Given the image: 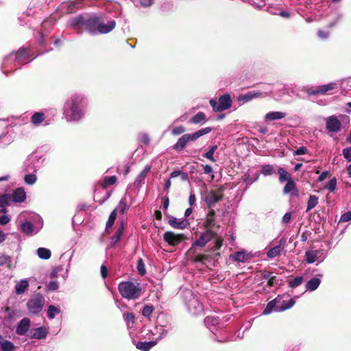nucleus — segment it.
<instances>
[{"mask_svg": "<svg viewBox=\"0 0 351 351\" xmlns=\"http://www.w3.org/2000/svg\"><path fill=\"white\" fill-rule=\"evenodd\" d=\"M104 14L79 15L71 19L67 22V26L84 27L91 34H107L115 27L116 23L114 20L109 21L107 23H104Z\"/></svg>", "mask_w": 351, "mask_h": 351, "instance_id": "nucleus-1", "label": "nucleus"}, {"mask_svg": "<svg viewBox=\"0 0 351 351\" xmlns=\"http://www.w3.org/2000/svg\"><path fill=\"white\" fill-rule=\"evenodd\" d=\"M319 202L318 197L315 195H311L307 202V206L306 212L310 211L311 209L315 208Z\"/></svg>", "mask_w": 351, "mask_h": 351, "instance_id": "nucleus-37", "label": "nucleus"}, {"mask_svg": "<svg viewBox=\"0 0 351 351\" xmlns=\"http://www.w3.org/2000/svg\"><path fill=\"white\" fill-rule=\"evenodd\" d=\"M209 103L214 112H222L230 108L232 101L229 94H224L219 97L218 102L214 99H211Z\"/></svg>", "mask_w": 351, "mask_h": 351, "instance_id": "nucleus-9", "label": "nucleus"}, {"mask_svg": "<svg viewBox=\"0 0 351 351\" xmlns=\"http://www.w3.org/2000/svg\"><path fill=\"white\" fill-rule=\"evenodd\" d=\"M303 282V278L302 276H297L295 278L291 280L289 282V287L294 288L300 285Z\"/></svg>", "mask_w": 351, "mask_h": 351, "instance_id": "nucleus-48", "label": "nucleus"}, {"mask_svg": "<svg viewBox=\"0 0 351 351\" xmlns=\"http://www.w3.org/2000/svg\"><path fill=\"white\" fill-rule=\"evenodd\" d=\"M185 130V128L182 125H180L173 128L171 131V133L173 135L177 136L184 133Z\"/></svg>", "mask_w": 351, "mask_h": 351, "instance_id": "nucleus-56", "label": "nucleus"}, {"mask_svg": "<svg viewBox=\"0 0 351 351\" xmlns=\"http://www.w3.org/2000/svg\"><path fill=\"white\" fill-rule=\"evenodd\" d=\"M128 197L132 199L130 196L125 194L119 201L118 206L114 210H117V213L123 214L130 206L132 202L130 205L128 204Z\"/></svg>", "mask_w": 351, "mask_h": 351, "instance_id": "nucleus-24", "label": "nucleus"}, {"mask_svg": "<svg viewBox=\"0 0 351 351\" xmlns=\"http://www.w3.org/2000/svg\"><path fill=\"white\" fill-rule=\"evenodd\" d=\"M163 239L169 245L176 246L186 239L184 234H176L171 231H167L163 234Z\"/></svg>", "mask_w": 351, "mask_h": 351, "instance_id": "nucleus-15", "label": "nucleus"}, {"mask_svg": "<svg viewBox=\"0 0 351 351\" xmlns=\"http://www.w3.org/2000/svg\"><path fill=\"white\" fill-rule=\"evenodd\" d=\"M213 232L208 230L201 234L199 239L193 243L192 247H203L213 238Z\"/></svg>", "mask_w": 351, "mask_h": 351, "instance_id": "nucleus-17", "label": "nucleus"}, {"mask_svg": "<svg viewBox=\"0 0 351 351\" xmlns=\"http://www.w3.org/2000/svg\"><path fill=\"white\" fill-rule=\"evenodd\" d=\"M48 330L45 327H39L34 329L31 338L37 339H44L48 335Z\"/></svg>", "mask_w": 351, "mask_h": 351, "instance_id": "nucleus-27", "label": "nucleus"}, {"mask_svg": "<svg viewBox=\"0 0 351 351\" xmlns=\"http://www.w3.org/2000/svg\"><path fill=\"white\" fill-rule=\"evenodd\" d=\"M117 181L115 176L106 177L102 182V186L106 188L110 185L114 184Z\"/></svg>", "mask_w": 351, "mask_h": 351, "instance_id": "nucleus-49", "label": "nucleus"}, {"mask_svg": "<svg viewBox=\"0 0 351 351\" xmlns=\"http://www.w3.org/2000/svg\"><path fill=\"white\" fill-rule=\"evenodd\" d=\"M215 215V211L213 209H210L207 215L206 222H207L208 226L213 225Z\"/></svg>", "mask_w": 351, "mask_h": 351, "instance_id": "nucleus-55", "label": "nucleus"}, {"mask_svg": "<svg viewBox=\"0 0 351 351\" xmlns=\"http://www.w3.org/2000/svg\"><path fill=\"white\" fill-rule=\"evenodd\" d=\"M343 157L348 161H351V147H346L343 149Z\"/></svg>", "mask_w": 351, "mask_h": 351, "instance_id": "nucleus-57", "label": "nucleus"}, {"mask_svg": "<svg viewBox=\"0 0 351 351\" xmlns=\"http://www.w3.org/2000/svg\"><path fill=\"white\" fill-rule=\"evenodd\" d=\"M38 221L32 224L29 221H25L20 224L19 230L27 236L36 234L43 228V221L40 217H37Z\"/></svg>", "mask_w": 351, "mask_h": 351, "instance_id": "nucleus-12", "label": "nucleus"}, {"mask_svg": "<svg viewBox=\"0 0 351 351\" xmlns=\"http://www.w3.org/2000/svg\"><path fill=\"white\" fill-rule=\"evenodd\" d=\"M275 173V167L272 165H263L261 169V173L265 176H271Z\"/></svg>", "mask_w": 351, "mask_h": 351, "instance_id": "nucleus-36", "label": "nucleus"}, {"mask_svg": "<svg viewBox=\"0 0 351 351\" xmlns=\"http://www.w3.org/2000/svg\"><path fill=\"white\" fill-rule=\"evenodd\" d=\"M204 323L207 327L217 326L219 324V318L213 316H207L204 319Z\"/></svg>", "mask_w": 351, "mask_h": 351, "instance_id": "nucleus-44", "label": "nucleus"}, {"mask_svg": "<svg viewBox=\"0 0 351 351\" xmlns=\"http://www.w3.org/2000/svg\"><path fill=\"white\" fill-rule=\"evenodd\" d=\"M206 120V114L202 112H199L191 119L190 122L194 124H199L201 123H204Z\"/></svg>", "mask_w": 351, "mask_h": 351, "instance_id": "nucleus-35", "label": "nucleus"}, {"mask_svg": "<svg viewBox=\"0 0 351 351\" xmlns=\"http://www.w3.org/2000/svg\"><path fill=\"white\" fill-rule=\"evenodd\" d=\"M169 224L175 229L183 230L186 228L189 223L185 219H177L175 217H171L169 219Z\"/></svg>", "mask_w": 351, "mask_h": 351, "instance_id": "nucleus-20", "label": "nucleus"}, {"mask_svg": "<svg viewBox=\"0 0 351 351\" xmlns=\"http://www.w3.org/2000/svg\"><path fill=\"white\" fill-rule=\"evenodd\" d=\"M137 271L141 276H143L146 273L145 266L143 261L140 258L137 262Z\"/></svg>", "mask_w": 351, "mask_h": 351, "instance_id": "nucleus-50", "label": "nucleus"}, {"mask_svg": "<svg viewBox=\"0 0 351 351\" xmlns=\"http://www.w3.org/2000/svg\"><path fill=\"white\" fill-rule=\"evenodd\" d=\"M285 243L286 240L285 239H281L279 241V244L277 246H275L269 250V251L267 253V257L269 258H274L275 257L280 256L282 250L285 245Z\"/></svg>", "mask_w": 351, "mask_h": 351, "instance_id": "nucleus-19", "label": "nucleus"}, {"mask_svg": "<svg viewBox=\"0 0 351 351\" xmlns=\"http://www.w3.org/2000/svg\"><path fill=\"white\" fill-rule=\"evenodd\" d=\"M31 321L27 317L23 318L19 323L16 328V333L18 335H25L30 328Z\"/></svg>", "mask_w": 351, "mask_h": 351, "instance_id": "nucleus-18", "label": "nucleus"}, {"mask_svg": "<svg viewBox=\"0 0 351 351\" xmlns=\"http://www.w3.org/2000/svg\"><path fill=\"white\" fill-rule=\"evenodd\" d=\"M58 287L59 283L56 280L50 282L47 285V288L51 291H56Z\"/></svg>", "mask_w": 351, "mask_h": 351, "instance_id": "nucleus-62", "label": "nucleus"}, {"mask_svg": "<svg viewBox=\"0 0 351 351\" xmlns=\"http://www.w3.org/2000/svg\"><path fill=\"white\" fill-rule=\"evenodd\" d=\"M30 55L27 49L21 47L16 52H12L6 56L2 63V69L7 74L6 69H16L20 65L28 62Z\"/></svg>", "mask_w": 351, "mask_h": 351, "instance_id": "nucleus-3", "label": "nucleus"}, {"mask_svg": "<svg viewBox=\"0 0 351 351\" xmlns=\"http://www.w3.org/2000/svg\"><path fill=\"white\" fill-rule=\"evenodd\" d=\"M208 258L206 255L203 254H197L194 259V261L196 263H204V261Z\"/></svg>", "mask_w": 351, "mask_h": 351, "instance_id": "nucleus-64", "label": "nucleus"}, {"mask_svg": "<svg viewBox=\"0 0 351 351\" xmlns=\"http://www.w3.org/2000/svg\"><path fill=\"white\" fill-rule=\"evenodd\" d=\"M287 114L284 112L271 111L267 112L264 117L265 122L280 120L286 117Z\"/></svg>", "mask_w": 351, "mask_h": 351, "instance_id": "nucleus-22", "label": "nucleus"}, {"mask_svg": "<svg viewBox=\"0 0 351 351\" xmlns=\"http://www.w3.org/2000/svg\"><path fill=\"white\" fill-rule=\"evenodd\" d=\"M13 138L14 132L12 125L8 120L0 119V142L9 144Z\"/></svg>", "mask_w": 351, "mask_h": 351, "instance_id": "nucleus-8", "label": "nucleus"}, {"mask_svg": "<svg viewBox=\"0 0 351 351\" xmlns=\"http://www.w3.org/2000/svg\"><path fill=\"white\" fill-rule=\"evenodd\" d=\"M157 344V340L149 341H138L135 345L137 349L142 351H149L152 348Z\"/></svg>", "mask_w": 351, "mask_h": 351, "instance_id": "nucleus-28", "label": "nucleus"}, {"mask_svg": "<svg viewBox=\"0 0 351 351\" xmlns=\"http://www.w3.org/2000/svg\"><path fill=\"white\" fill-rule=\"evenodd\" d=\"M11 202H12L11 195L5 194L0 196V207H5L10 205Z\"/></svg>", "mask_w": 351, "mask_h": 351, "instance_id": "nucleus-43", "label": "nucleus"}, {"mask_svg": "<svg viewBox=\"0 0 351 351\" xmlns=\"http://www.w3.org/2000/svg\"><path fill=\"white\" fill-rule=\"evenodd\" d=\"M154 308L151 305H146L144 306L142 311V315L145 317H149V315L153 313Z\"/></svg>", "mask_w": 351, "mask_h": 351, "instance_id": "nucleus-53", "label": "nucleus"}, {"mask_svg": "<svg viewBox=\"0 0 351 351\" xmlns=\"http://www.w3.org/2000/svg\"><path fill=\"white\" fill-rule=\"evenodd\" d=\"M339 84L337 82H330L327 84L318 86L316 88L304 87L303 90L308 95H326L330 91L339 88Z\"/></svg>", "mask_w": 351, "mask_h": 351, "instance_id": "nucleus-10", "label": "nucleus"}, {"mask_svg": "<svg viewBox=\"0 0 351 351\" xmlns=\"http://www.w3.org/2000/svg\"><path fill=\"white\" fill-rule=\"evenodd\" d=\"M117 210H114L111 212V213L109 216L108 220L106 223V230H108V228H110L113 226L114 221L117 218Z\"/></svg>", "mask_w": 351, "mask_h": 351, "instance_id": "nucleus-46", "label": "nucleus"}, {"mask_svg": "<svg viewBox=\"0 0 351 351\" xmlns=\"http://www.w3.org/2000/svg\"><path fill=\"white\" fill-rule=\"evenodd\" d=\"M340 221L347 222L351 221V211H348L343 214L340 218Z\"/></svg>", "mask_w": 351, "mask_h": 351, "instance_id": "nucleus-59", "label": "nucleus"}, {"mask_svg": "<svg viewBox=\"0 0 351 351\" xmlns=\"http://www.w3.org/2000/svg\"><path fill=\"white\" fill-rule=\"evenodd\" d=\"M0 346L2 351H14V344L8 340H4L3 337L0 335Z\"/></svg>", "mask_w": 351, "mask_h": 351, "instance_id": "nucleus-30", "label": "nucleus"}, {"mask_svg": "<svg viewBox=\"0 0 351 351\" xmlns=\"http://www.w3.org/2000/svg\"><path fill=\"white\" fill-rule=\"evenodd\" d=\"M326 256V254L324 250H308L305 253L306 261L308 264L313 263L317 261L322 262Z\"/></svg>", "mask_w": 351, "mask_h": 351, "instance_id": "nucleus-16", "label": "nucleus"}, {"mask_svg": "<svg viewBox=\"0 0 351 351\" xmlns=\"http://www.w3.org/2000/svg\"><path fill=\"white\" fill-rule=\"evenodd\" d=\"M87 99L81 93H75L69 96L63 106V116L66 122L79 123L86 117Z\"/></svg>", "mask_w": 351, "mask_h": 351, "instance_id": "nucleus-2", "label": "nucleus"}, {"mask_svg": "<svg viewBox=\"0 0 351 351\" xmlns=\"http://www.w3.org/2000/svg\"><path fill=\"white\" fill-rule=\"evenodd\" d=\"M337 186V180L335 178H332L329 183L325 186L330 192H333Z\"/></svg>", "mask_w": 351, "mask_h": 351, "instance_id": "nucleus-54", "label": "nucleus"}, {"mask_svg": "<svg viewBox=\"0 0 351 351\" xmlns=\"http://www.w3.org/2000/svg\"><path fill=\"white\" fill-rule=\"evenodd\" d=\"M308 153V149L305 147H300L296 150L294 151L293 155L294 156H298V155H303Z\"/></svg>", "mask_w": 351, "mask_h": 351, "instance_id": "nucleus-60", "label": "nucleus"}, {"mask_svg": "<svg viewBox=\"0 0 351 351\" xmlns=\"http://www.w3.org/2000/svg\"><path fill=\"white\" fill-rule=\"evenodd\" d=\"M217 145H215L211 146L209 149L203 154V156L206 158L208 159L211 162H216L215 158H214V153L217 149Z\"/></svg>", "mask_w": 351, "mask_h": 351, "instance_id": "nucleus-39", "label": "nucleus"}, {"mask_svg": "<svg viewBox=\"0 0 351 351\" xmlns=\"http://www.w3.org/2000/svg\"><path fill=\"white\" fill-rule=\"evenodd\" d=\"M44 161V159H42L40 157H38L36 155L31 156L27 162H29L33 164V167L32 168L34 170V172L37 171V169L41 166Z\"/></svg>", "mask_w": 351, "mask_h": 351, "instance_id": "nucleus-31", "label": "nucleus"}, {"mask_svg": "<svg viewBox=\"0 0 351 351\" xmlns=\"http://www.w3.org/2000/svg\"><path fill=\"white\" fill-rule=\"evenodd\" d=\"M267 285L270 287L278 285H279V280L276 276H272V277L269 278V281H267Z\"/></svg>", "mask_w": 351, "mask_h": 351, "instance_id": "nucleus-63", "label": "nucleus"}, {"mask_svg": "<svg viewBox=\"0 0 351 351\" xmlns=\"http://www.w3.org/2000/svg\"><path fill=\"white\" fill-rule=\"evenodd\" d=\"M123 230H124V223H123V221H121L119 228H117L114 235L111 238V241H110L111 245H116V243H117L120 241V239L123 235Z\"/></svg>", "mask_w": 351, "mask_h": 351, "instance_id": "nucleus-29", "label": "nucleus"}, {"mask_svg": "<svg viewBox=\"0 0 351 351\" xmlns=\"http://www.w3.org/2000/svg\"><path fill=\"white\" fill-rule=\"evenodd\" d=\"M286 295H278L274 300L269 302L263 311L264 315H268L273 311L281 312L291 308L295 303L294 298L287 300Z\"/></svg>", "mask_w": 351, "mask_h": 351, "instance_id": "nucleus-5", "label": "nucleus"}, {"mask_svg": "<svg viewBox=\"0 0 351 351\" xmlns=\"http://www.w3.org/2000/svg\"><path fill=\"white\" fill-rule=\"evenodd\" d=\"M45 304V298L40 293H37L32 296L27 302V307L29 311L32 314H36L40 312Z\"/></svg>", "mask_w": 351, "mask_h": 351, "instance_id": "nucleus-11", "label": "nucleus"}, {"mask_svg": "<svg viewBox=\"0 0 351 351\" xmlns=\"http://www.w3.org/2000/svg\"><path fill=\"white\" fill-rule=\"evenodd\" d=\"M168 333V330L165 329L162 326H157L155 328V331L154 335H157V337L155 340H157V342L164 337L167 336Z\"/></svg>", "mask_w": 351, "mask_h": 351, "instance_id": "nucleus-38", "label": "nucleus"}, {"mask_svg": "<svg viewBox=\"0 0 351 351\" xmlns=\"http://www.w3.org/2000/svg\"><path fill=\"white\" fill-rule=\"evenodd\" d=\"M118 289L121 296L128 300H136L142 295L141 285L137 282H122L119 283Z\"/></svg>", "mask_w": 351, "mask_h": 351, "instance_id": "nucleus-4", "label": "nucleus"}, {"mask_svg": "<svg viewBox=\"0 0 351 351\" xmlns=\"http://www.w3.org/2000/svg\"><path fill=\"white\" fill-rule=\"evenodd\" d=\"M204 172L206 174L211 175L212 179L214 178L213 169L210 165H204Z\"/></svg>", "mask_w": 351, "mask_h": 351, "instance_id": "nucleus-61", "label": "nucleus"}, {"mask_svg": "<svg viewBox=\"0 0 351 351\" xmlns=\"http://www.w3.org/2000/svg\"><path fill=\"white\" fill-rule=\"evenodd\" d=\"M320 283H321V280L317 277H314L307 282V283L306 285V290H308L311 291H315V289H317L318 288Z\"/></svg>", "mask_w": 351, "mask_h": 351, "instance_id": "nucleus-32", "label": "nucleus"}, {"mask_svg": "<svg viewBox=\"0 0 351 351\" xmlns=\"http://www.w3.org/2000/svg\"><path fill=\"white\" fill-rule=\"evenodd\" d=\"M45 119V114L43 112H35L31 118L32 123L38 125Z\"/></svg>", "mask_w": 351, "mask_h": 351, "instance_id": "nucleus-41", "label": "nucleus"}, {"mask_svg": "<svg viewBox=\"0 0 351 351\" xmlns=\"http://www.w3.org/2000/svg\"><path fill=\"white\" fill-rule=\"evenodd\" d=\"M278 173L279 174V181L284 182L292 180L291 175L282 167L278 168Z\"/></svg>", "mask_w": 351, "mask_h": 351, "instance_id": "nucleus-34", "label": "nucleus"}, {"mask_svg": "<svg viewBox=\"0 0 351 351\" xmlns=\"http://www.w3.org/2000/svg\"><path fill=\"white\" fill-rule=\"evenodd\" d=\"M37 180V177L34 173H29L25 176L24 181L27 184L32 185Z\"/></svg>", "mask_w": 351, "mask_h": 351, "instance_id": "nucleus-45", "label": "nucleus"}, {"mask_svg": "<svg viewBox=\"0 0 351 351\" xmlns=\"http://www.w3.org/2000/svg\"><path fill=\"white\" fill-rule=\"evenodd\" d=\"M151 171V166L146 165L143 170L139 173L135 180V184H138L142 182V181L145 179V178L147 176L148 173Z\"/></svg>", "mask_w": 351, "mask_h": 351, "instance_id": "nucleus-40", "label": "nucleus"}, {"mask_svg": "<svg viewBox=\"0 0 351 351\" xmlns=\"http://www.w3.org/2000/svg\"><path fill=\"white\" fill-rule=\"evenodd\" d=\"M326 129L332 135L338 133L341 130V122L338 117L331 115L325 119Z\"/></svg>", "mask_w": 351, "mask_h": 351, "instance_id": "nucleus-13", "label": "nucleus"}, {"mask_svg": "<svg viewBox=\"0 0 351 351\" xmlns=\"http://www.w3.org/2000/svg\"><path fill=\"white\" fill-rule=\"evenodd\" d=\"M36 254L38 256L44 260H47L50 258L51 256V252L50 250L45 247H39L36 250Z\"/></svg>", "mask_w": 351, "mask_h": 351, "instance_id": "nucleus-33", "label": "nucleus"}, {"mask_svg": "<svg viewBox=\"0 0 351 351\" xmlns=\"http://www.w3.org/2000/svg\"><path fill=\"white\" fill-rule=\"evenodd\" d=\"M232 258L237 261L245 262L246 259L245 254L243 252H237L232 255Z\"/></svg>", "mask_w": 351, "mask_h": 351, "instance_id": "nucleus-52", "label": "nucleus"}, {"mask_svg": "<svg viewBox=\"0 0 351 351\" xmlns=\"http://www.w3.org/2000/svg\"><path fill=\"white\" fill-rule=\"evenodd\" d=\"M138 141L145 145H148L150 143V138L147 133H141L138 136Z\"/></svg>", "mask_w": 351, "mask_h": 351, "instance_id": "nucleus-47", "label": "nucleus"}, {"mask_svg": "<svg viewBox=\"0 0 351 351\" xmlns=\"http://www.w3.org/2000/svg\"><path fill=\"white\" fill-rule=\"evenodd\" d=\"M60 313V309L53 305H49L47 308V317L52 319L55 317L56 314H59Z\"/></svg>", "mask_w": 351, "mask_h": 351, "instance_id": "nucleus-42", "label": "nucleus"}, {"mask_svg": "<svg viewBox=\"0 0 351 351\" xmlns=\"http://www.w3.org/2000/svg\"><path fill=\"white\" fill-rule=\"evenodd\" d=\"M223 190L222 188L210 191H201V196L209 208H212L223 197Z\"/></svg>", "mask_w": 351, "mask_h": 351, "instance_id": "nucleus-7", "label": "nucleus"}, {"mask_svg": "<svg viewBox=\"0 0 351 351\" xmlns=\"http://www.w3.org/2000/svg\"><path fill=\"white\" fill-rule=\"evenodd\" d=\"M12 201L14 202L21 203L25 201L26 198V193L23 189H16L12 195H11Z\"/></svg>", "mask_w": 351, "mask_h": 351, "instance_id": "nucleus-26", "label": "nucleus"}, {"mask_svg": "<svg viewBox=\"0 0 351 351\" xmlns=\"http://www.w3.org/2000/svg\"><path fill=\"white\" fill-rule=\"evenodd\" d=\"M187 294L190 295L191 298L186 302V306L189 311L194 315H200L203 311V306L197 300V298L194 297L191 291H187Z\"/></svg>", "mask_w": 351, "mask_h": 351, "instance_id": "nucleus-14", "label": "nucleus"}, {"mask_svg": "<svg viewBox=\"0 0 351 351\" xmlns=\"http://www.w3.org/2000/svg\"><path fill=\"white\" fill-rule=\"evenodd\" d=\"M29 283L27 279H22L16 282L14 287V293L16 295H21L29 288Z\"/></svg>", "mask_w": 351, "mask_h": 351, "instance_id": "nucleus-21", "label": "nucleus"}, {"mask_svg": "<svg viewBox=\"0 0 351 351\" xmlns=\"http://www.w3.org/2000/svg\"><path fill=\"white\" fill-rule=\"evenodd\" d=\"M263 95V93L262 92L252 90V91H249L244 95H239L238 97V100L240 101H243V102H247V101L252 100V99L262 97Z\"/></svg>", "mask_w": 351, "mask_h": 351, "instance_id": "nucleus-23", "label": "nucleus"}, {"mask_svg": "<svg viewBox=\"0 0 351 351\" xmlns=\"http://www.w3.org/2000/svg\"><path fill=\"white\" fill-rule=\"evenodd\" d=\"M267 0H250V4L254 7L261 9L266 5Z\"/></svg>", "mask_w": 351, "mask_h": 351, "instance_id": "nucleus-51", "label": "nucleus"}, {"mask_svg": "<svg viewBox=\"0 0 351 351\" xmlns=\"http://www.w3.org/2000/svg\"><path fill=\"white\" fill-rule=\"evenodd\" d=\"M212 128L210 127L202 128L193 134H185L179 138L173 145V149L182 152L190 141H195L203 135L210 133Z\"/></svg>", "mask_w": 351, "mask_h": 351, "instance_id": "nucleus-6", "label": "nucleus"}, {"mask_svg": "<svg viewBox=\"0 0 351 351\" xmlns=\"http://www.w3.org/2000/svg\"><path fill=\"white\" fill-rule=\"evenodd\" d=\"M283 193L287 194L291 193V195L295 197L299 195V191L296 188L295 184L293 180H289L285 184L283 189Z\"/></svg>", "mask_w": 351, "mask_h": 351, "instance_id": "nucleus-25", "label": "nucleus"}, {"mask_svg": "<svg viewBox=\"0 0 351 351\" xmlns=\"http://www.w3.org/2000/svg\"><path fill=\"white\" fill-rule=\"evenodd\" d=\"M56 22V19L54 17H50L49 19L45 20L42 23V27L46 28L48 25H53Z\"/></svg>", "mask_w": 351, "mask_h": 351, "instance_id": "nucleus-58", "label": "nucleus"}]
</instances>
